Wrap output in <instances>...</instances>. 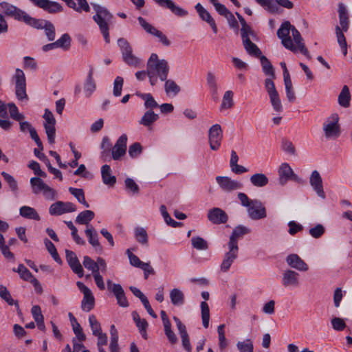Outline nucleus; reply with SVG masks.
<instances>
[{
	"label": "nucleus",
	"instance_id": "obj_1",
	"mask_svg": "<svg viewBox=\"0 0 352 352\" xmlns=\"http://www.w3.org/2000/svg\"><path fill=\"white\" fill-rule=\"evenodd\" d=\"M169 65L166 60L159 59L157 54H151L146 64V73L151 86H155L158 78L162 81L167 79L169 73Z\"/></svg>",
	"mask_w": 352,
	"mask_h": 352
},
{
	"label": "nucleus",
	"instance_id": "obj_2",
	"mask_svg": "<svg viewBox=\"0 0 352 352\" xmlns=\"http://www.w3.org/2000/svg\"><path fill=\"white\" fill-rule=\"evenodd\" d=\"M95 14L93 21L97 24L106 43L110 42L109 28L114 20L113 14L104 6L96 3H91Z\"/></svg>",
	"mask_w": 352,
	"mask_h": 352
},
{
	"label": "nucleus",
	"instance_id": "obj_3",
	"mask_svg": "<svg viewBox=\"0 0 352 352\" xmlns=\"http://www.w3.org/2000/svg\"><path fill=\"white\" fill-rule=\"evenodd\" d=\"M32 192L38 194L43 192V196L48 200H54L56 198V190L47 185L43 180L38 177H32L30 180Z\"/></svg>",
	"mask_w": 352,
	"mask_h": 352
},
{
	"label": "nucleus",
	"instance_id": "obj_4",
	"mask_svg": "<svg viewBox=\"0 0 352 352\" xmlns=\"http://www.w3.org/2000/svg\"><path fill=\"white\" fill-rule=\"evenodd\" d=\"M118 45L124 63L133 67H137L141 63V60L133 54L132 47L125 38H119L118 40Z\"/></svg>",
	"mask_w": 352,
	"mask_h": 352
},
{
	"label": "nucleus",
	"instance_id": "obj_5",
	"mask_svg": "<svg viewBox=\"0 0 352 352\" xmlns=\"http://www.w3.org/2000/svg\"><path fill=\"white\" fill-rule=\"evenodd\" d=\"M292 27L293 25H291L289 21L283 22L277 31V36L281 39V43L285 48L293 52H297V47L292 42V38L289 36Z\"/></svg>",
	"mask_w": 352,
	"mask_h": 352
},
{
	"label": "nucleus",
	"instance_id": "obj_6",
	"mask_svg": "<svg viewBox=\"0 0 352 352\" xmlns=\"http://www.w3.org/2000/svg\"><path fill=\"white\" fill-rule=\"evenodd\" d=\"M339 116L337 113L332 114L323 124V131L326 138L336 139L340 135V127L338 124Z\"/></svg>",
	"mask_w": 352,
	"mask_h": 352
},
{
	"label": "nucleus",
	"instance_id": "obj_7",
	"mask_svg": "<svg viewBox=\"0 0 352 352\" xmlns=\"http://www.w3.org/2000/svg\"><path fill=\"white\" fill-rule=\"evenodd\" d=\"M138 21L141 27L145 30L146 33L158 38L159 41L161 42L164 46H169L170 45V42L166 36L162 32L152 25L151 23H148L144 18L142 16H139L138 18Z\"/></svg>",
	"mask_w": 352,
	"mask_h": 352
},
{
	"label": "nucleus",
	"instance_id": "obj_8",
	"mask_svg": "<svg viewBox=\"0 0 352 352\" xmlns=\"http://www.w3.org/2000/svg\"><path fill=\"white\" fill-rule=\"evenodd\" d=\"M223 138V131L219 124L212 125L208 130V142L210 148L213 151L218 150L221 146Z\"/></svg>",
	"mask_w": 352,
	"mask_h": 352
},
{
	"label": "nucleus",
	"instance_id": "obj_9",
	"mask_svg": "<svg viewBox=\"0 0 352 352\" xmlns=\"http://www.w3.org/2000/svg\"><path fill=\"white\" fill-rule=\"evenodd\" d=\"M15 80V93L19 100L27 98L26 82L24 72L21 69H16L14 76Z\"/></svg>",
	"mask_w": 352,
	"mask_h": 352
},
{
	"label": "nucleus",
	"instance_id": "obj_10",
	"mask_svg": "<svg viewBox=\"0 0 352 352\" xmlns=\"http://www.w3.org/2000/svg\"><path fill=\"white\" fill-rule=\"evenodd\" d=\"M260 6L265 8V9L271 12L276 13L278 10L279 5L287 9H292L294 4L289 0H255Z\"/></svg>",
	"mask_w": 352,
	"mask_h": 352
},
{
	"label": "nucleus",
	"instance_id": "obj_11",
	"mask_svg": "<svg viewBox=\"0 0 352 352\" xmlns=\"http://www.w3.org/2000/svg\"><path fill=\"white\" fill-rule=\"evenodd\" d=\"M278 182L282 186H284L289 180H292L300 183L301 179L294 173L291 166L287 163H283L278 169Z\"/></svg>",
	"mask_w": 352,
	"mask_h": 352
},
{
	"label": "nucleus",
	"instance_id": "obj_12",
	"mask_svg": "<svg viewBox=\"0 0 352 352\" xmlns=\"http://www.w3.org/2000/svg\"><path fill=\"white\" fill-rule=\"evenodd\" d=\"M128 137L123 133L117 140L116 144L111 148V156L113 160L118 161L125 155L127 148Z\"/></svg>",
	"mask_w": 352,
	"mask_h": 352
},
{
	"label": "nucleus",
	"instance_id": "obj_13",
	"mask_svg": "<svg viewBox=\"0 0 352 352\" xmlns=\"http://www.w3.org/2000/svg\"><path fill=\"white\" fill-rule=\"evenodd\" d=\"M248 217L253 220H259L267 217L266 209L258 199H253V202L247 208Z\"/></svg>",
	"mask_w": 352,
	"mask_h": 352
},
{
	"label": "nucleus",
	"instance_id": "obj_14",
	"mask_svg": "<svg viewBox=\"0 0 352 352\" xmlns=\"http://www.w3.org/2000/svg\"><path fill=\"white\" fill-rule=\"evenodd\" d=\"M76 210L75 204L71 202H63L61 201L52 204L49 208V213L51 215L59 216L65 213L72 212Z\"/></svg>",
	"mask_w": 352,
	"mask_h": 352
},
{
	"label": "nucleus",
	"instance_id": "obj_15",
	"mask_svg": "<svg viewBox=\"0 0 352 352\" xmlns=\"http://www.w3.org/2000/svg\"><path fill=\"white\" fill-rule=\"evenodd\" d=\"M216 181L223 191L231 192L243 188V184L241 182L233 180L229 177L217 176Z\"/></svg>",
	"mask_w": 352,
	"mask_h": 352
},
{
	"label": "nucleus",
	"instance_id": "obj_16",
	"mask_svg": "<svg viewBox=\"0 0 352 352\" xmlns=\"http://www.w3.org/2000/svg\"><path fill=\"white\" fill-rule=\"evenodd\" d=\"M65 256L68 265L73 272L76 274L78 277H82L84 275L83 268L76 254L72 250H66Z\"/></svg>",
	"mask_w": 352,
	"mask_h": 352
},
{
	"label": "nucleus",
	"instance_id": "obj_17",
	"mask_svg": "<svg viewBox=\"0 0 352 352\" xmlns=\"http://www.w3.org/2000/svg\"><path fill=\"white\" fill-rule=\"evenodd\" d=\"M0 8L6 16H11L17 21H22L25 13V11L6 1L1 2Z\"/></svg>",
	"mask_w": 352,
	"mask_h": 352
},
{
	"label": "nucleus",
	"instance_id": "obj_18",
	"mask_svg": "<svg viewBox=\"0 0 352 352\" xmlns=\"http://www.w3.org/2000/svg\"><path fill=\"white\" fill-rule=\"evenodd\" d=\"M251 232V229L242 225L236 226L230 236L228 246H232L235 248H239L238 241L239 239L242 238L244 235Z\"/></svg>",
	"mask_w": 352,
	"mask_h": 352
},
{
	"label": "nucleus",
	"instance_id": "obj_19",
	"mask_svg": "<svg viewBox=\"0 0 352 352\" xmlns=\"http://www.w3.org/2000/svg\"><path fill=\"white\" fill-rule=\"evenodd\" d=\"M309 183L318 196L324 199L325 193L323 189L322 179L318 170L312 171L309 178Z\"/></svg>",
	"mask_w": 352,
	"mask_h": 352
},
{
	"label": "nucleus",
	"instance_id": "obj_20",
	"mask_svg": "<svg viewBox=\"0 0 352 352\" xmlns=\"http://www.w3.org/2000/svg\"><path fill=\"white\" fill-rule=\"evenodd\" d=\"M208 219L214 224H223L228 221V216L220 208H213L208 210Z\"/></svg>",
	"mask_w": 352,
	"mask_h": 352
},
{
	"label": "nucleus",
	"instance_id": "obj_21",
	"mask_svg": "<svg viewBox=\"0 0 352 352\" xmlns=\"http://www.w3.org/2000/svg\"><path fill=\"white\" fill-rule=\"evenodd\" d=\"M83 294L81 302V308L83 311L89 312L94 308L95 298L89 287H80Z\"/></svg>",
	"mask_w": 352,
	"mask_h": 352
},
{
	"label": "nucleus",
	"instance_id": "obj_22",
	"mask_svg": "<svg viewBox=\"0 0 352 352\" xmlns=\"http://www.w3.org/2000/svg\"><path fill=\"white\" fill-rule=\"evenodd\" d=\"M228 251L225 254L221 264V270L226 272L228 271L233 262L236 259L239 253V248L228 246Z\"/></svg>",
	"mask_w": 352,
	"mask_h": 352
},
{
	"label": "nucleus",
	"instance_id": "obj_23",
	"mask_svg": "<svg viewBox=\"0 0 352 352\" xmlns=\"http://www.w3.org/2000/svg\"><path fill=\"white\" fill-rule=\"evenodd\" d=\"M85 234L88 238L89 243L95 248L98 253H101L102 247L98 241V234L92 226H87L85 230Z\"/></svg>",
	"mask_w": 352,
	"mask_h": 352
},
{
	"label": "nucleus",
	"instance_id": "obj_24",
	"mask_svg": "<svg viewBox=\"0 0 352 352\" xmlns=\"http://www.w3.org/2000/svg\"><path fill=\"white\" fill-rule=\"evenodd\" d=\"M291 32L294 42L296 43L295 45L297 47V52H300L307 58L310 59L311 56L309 54V52L306 48L304 43L302 42V38L298 30L294 26H293Z\"/></svg>",
	"mask_w": 352,
	"mask_h": 352
},
{
	"label": "nucleus",
	"instance_id": "obj_25",
	"mask_svg": "<svg viewBox=\"0 0 352 352\" xmlns=\"http://www.w3.org/2000/svg\"><path fill=\"white\" fill-rule=\"evenodd\" d=\"M156 3H157L161 7H164L170 10V11L179 16H184L188 14V12L184 10L183 8L177 6L175 4V3L172 0H153Z\"/></svg>",
	"mask_w": 352,
	"mask_h": 352
},
{
	"label": "nucleus",
	"instance_id": "obj_26",
	"mask_svg": "<svg viewBox=\"0 0 352 352\" xmlns=\"http://www.w3.org/2000/svg\"><path fill=\"white\" fill-rule=\"evenodd\" d=\"M287 263L292 268H295L300 271H307L308 265L305 261L296 254H292L286 258Z\"/></svg>",
	"mask_w": 352,
	"mask_h": 352
},
{
	"label": "nucleus",
	"instance_id": "obj_27",
	"mask_svg": "<svg viewBox=\"0 0 352 352\" xmlns=\"http://www.w3.org/2000/svg\"><path fill=\"white\" fill-rule=\"evenodd\" d=\"M195 9L199 14L200 18L207 22L214 34L217 32V27L215 23L214 19L211 16L210 14L201 5L200 3H198L195 6Z\"/></svg>",
	"mask_w": 352,
	"mask_h": 352
},
{
	"label": "nucleus",
	"instance_id": "obj_28",
	"mask_svg": "<svg viewBox=\"0 0 352 352\" xmlns=\"http://www.w3.org/2000/svg\"><path fill=\"white\" fill-rule=\"evenodd\" d=\"M94 72V68L91 67L83 85L84 93L87 98H89L96 89V84L93 78Z\"/></svg>",
	"mask_w": 352,
	"mask_h": 352
},
{
	"label": "nucleus",
	"instance_id": "obj_29",
	"mask_svg": "<svg viewBox=\"0 0 352 352\" xmlns=\"http://www.w3.org/2000/svg\"><path fill=\"white\" fill-rule=\"evenodd\" d=\"M338 14L341 30L347 32L349 28V14L346 6L342 3L338 4Z\"/></svg>",
	"mask_w": 352,
	"mask_h": 352
},
{
	"label": "nucleus",
	"instance_id": "obj_30",
	"mask_svg": "<svg viewBox=\"0 0 352 352\" xmlns=\"http://www.w3.org/2000/svg\"><path fill=\"white\" fill-rule=\"evenodd\" d=\"M102 179L104 184L113 186L116 182V177L111 175V170L109 165L104 164L101 168Z\"/></svg>",
	"mask_w": 352,
	"mask_h": 352
},
{
	"label": "nucleus",
	"instance_id": "obj_31",
	"mask_svg": "<svg viewBox=\"0 0 352 352\" xmlns=\"http://www.w3.org/2000/svg\"><path fill=\"white\" fill-rule=\"evenodd\" d=\"M158 119V114L155 113L153 110H148L144 113L139 121V124L146 127H150Z\"/></svg>",
	"mask_w": 352,
	"mask_h": 352
},
{
	"label": "nucleus",
	"instance_id": "obj_32",
	"mask_svg": "<svg viewBox=\"0 0 352 352\" xmlns=\"http://www.w3.org/2000/svg\"><path fill=\"white\" fill-rule=\"evenodd\" d=\"M243 44L248 54L252 56L259 58L262 56L261 51L256 44L250 41V38L243 40Z\"/></svg>",
	"mask_w": 352,
	"mask_h": 352
},
{
	"label": "nucleus",
	"instance_id": "obj_33",
	"mask_svg": "<svg viewBox=\"0 0 352 352\" xmlns=\"http://www.w3.org/2000/svg\"><path fill=\"white\" fill-rule=\"evenodd\" d=\"M250 183L252 186L257 188H263L269 183L267 177L263 173H255L250 178Z\"/></svg>",
	"mask_w": 352,
	"mask_h": 352
},
{
	"label": "nucleus",
	"instance_id": "obj_34",
	"mask_svg": "<svg viewBox=\"0 0 352 352\" xmlns=\"http://www.w3.org/2000/svg\"><path fill=\"white\" fill-rule=\"evenodd\" d=\"M132 316L136 326L139 329L140 333L144 339H147L146 328L148 327V322L145 319H141L135 311L133 312Z\"/></svg>",
	"mask_w": 352,
	"mask_h": 352
},
{
	"label": "nucleus",
	"instance_id": "obj_35",
	"mask_svg": "<svg viewBox=\"0 0 352 352\" xmlns=\"http://www.w3.org/2000/svg\"><path fill=\"white\" fill-rule=\"evenodd\" d=\"M351 94L349 89L346 85H344L338 98L339 104L344 108L350 106Z\"/></svg>",
	"mask_w": 352,
	"mask_h": 352
},
{
	"label": "nucleus",
	"instance_id": "obj_36",
	"mask_svg": "<svg viewBox=\"0 0 352 352\" xmlns=\"http://www.w3.org/2000/svg\"><path fill=\"white\" fill-rule=\"evenodd\" d=\"M19 214L21 217L28 219H33L36 221L40 220V216L36 212V210L32 207L30 206H22L19 209Z\"/></svg>",
	"mask_w": 352,
	"mask_h": 352
},
{
	"label": "nucleus",
	"instance_id": "obj_37",
	"mask_svg": "<svg viewBox=\"0 0 352 352\" xmlns=\"http://www.w3.org/2000/svg\"><path fill=\"white\" fill-rule=\"evenodd\" d=\"M16 272L20 275V277L25 280H28L32 283L34 286H38V280L33 277L31 272L28 270V268L23 265L21 264L18 266Z\"/></svg>",
	"mask_w": 352,
	"mask_h": 352
},
{
	"label": "nucleus",
	"instance_id": "obj_38",
	"mask_svg": "<svg viewBox=\"0 0 352 352\" xmlns=\"http://www.w3.org/2000/svg\"><path fill=\"white\" fill-rule=\"evenodd\" d=\"M259 58L264 74L267 76H269L272 78H275L276 76L274 69L269 59L263 55L261 56Z\"/></svg>",
	"mask_w": 352,
	"mask_h": 352
},
{
	"label": "nucleus",
	"instance_id": "obj_39",
	"mask_svg": "<svg viewBox=\"0 0 352 352\" xmlns=\"http://www.w3.org/2000/svg\"><path fill=\"white\" fill-rule=\"evenodd\" d=\"M95 214L91 210H84L78 214L76 218V223L78 224H85L87 226H91L89 223L94 218Z\"/></svg>",
	"mask_w": 352,
	"mask_h": 352
},
{
	"label": "nucleus",
	"instance_id": "obj_40",
	"mask_svg": "<svg viewBox=\"0 0 352 352\" xmlns=\"http://www.w3.org/2000/svg\"><path fill=\"white\" fill-rule=\"evenodd\" d=\"M111 292L115 295L118 304L122 307H127L129 306L128 300L125 296V294L122 287H110Z\"/></svg>",
	"mask_w": 352,
	"mask_h": 352
},
{
	"label": "nucleus",
	"instance_id": "obj_41",
	"mask_svg": "<svg viewBox=\"0 0 352 352\" xmlns=\"http://www.w3.org/2000/svg\"><path fill=\"white\" fill-rule=\"evenodd\" d=\"M136 95L144 100V107L146 109L152 110L159 107L158 103L155 101L153 96L151 94H142L137 92Z\"/></svg>",
	"mask_w": 352,
	"mask_h": 352
},
{
	"label": "nucleus",
	"instance_id": "obj_42",
	"mask_svg": "<svg viewBox=\"0 0 352 352\" xmlns=\"http://www.w3.org/2000/svg\"><path fill=\"white\" fill-rule=\"evenodd\" d=\"M170 298L174 305L181 306L184 303V294L177 288H174L170 291Z\"/></svg>",
	"mask_w": 352,
	"mask_h": 352
},
{
	"label": "nucleus",
	"instance_id": "obj_43",
	"mask_svg": "<svg viewBox=\"0 0 352 352\" xmlns=\"http://www.w3.org/2000/svg\"><path fill=\"white\" fill-rule=\"evenodd\" d=\"M22 21L27 25L37 29H43L45 21L44 20H40L33 18L30 16L29 14H28L26 12L25 13Z\"/></svg>",
	"mask_w": 352,
	"mask_h": 352
},
{
	"label": "nucleus",
	"instance_id": "obj_44",
	"mask_svg": "<svg viewBox=\"0 0 352 352\" xmlns=\"http://www.w3.org/2000/svg\"><path fill=\"white\" fill-rule=\"evenodd\" d=\"M43 10L50 14H56L61 12L63 8L59 3L47 0Z\"/></svg>",
	"mask_w": 352,
	"mask_h": 352
},
{
	"label": "nucleus",
	"instance_id": "obj_45",
	"mask_svg": "<svg viewBox=\"0 0 352 352\" xmlns=\"http://www.w3.org/2000/svg\"><path fill=\"white\" fill-rule=\"evenodd\" d=\"M343 32L344 31L342 30H341L340 27H339L338 25H337L336 27V34L337 41H338L339 45L343 50L344 55L345 56L347 53V49H346L347 44H346V38L343 34Z\"/></svg>",
	"mask_w": 352,
	"mask_h": 352
},
{
	"label": "nucleus",
	"instance_id": "obj_46",
	"mask_svg": "<svg viewBox=\"0 0 352 352\" xmlns=\"http://www.w3.org/2000/svg\"><path fill=\"white\" fill-rule=\"evenodd\" d=\"M164 89L168 95L173 94V96H176L180 91L179 86L173 80H165Z\"/></svg>",
	"mask_w": 352,
	"mask_h": 352
},
{
	"label": "nucleus",
	"instance_id": "obj_47",
	"mask_svg": "<svg viewBox=\"0 0 352 352\" xmlns=\"http://www.w3.org/2000/svg\"><path fill=\"white\" fill-rule=\"evenodd\" d=\"M69 191L72 195H74L76 198V199L80 204H83L86 208L89 207V204L85 200V194L82 189L70 187L69 188Z\"/></svg>",
	"mask_w": 352,
	"mask_h": 352
},
{
	"label": "nucleus",
	"instance_id": "obj_48",
	"mask_svg": "<svg viewBox=\"0 0 352 352\" xmlns=\"http://www.w3.org/2000/svg\"><path fill=\"white\" fill-rule=\"evenodd\" d=\"M201 309L203 326L205 328H208L209 326L210 320V309L206 301H203L201 302Z\"/></svg>",
	"mask_w": 352,
	"mask_h": 352
},
{
	"label": "nucleus",
	"instance_id": "obj_49",
	"mask_svg": "<svg viewBox=\"0 0 352 352\" xmlns=\"http://www.w3.org/2000/svg\"><path fill=\"white\" fill-rule=\"evenodd\" d=\"M233 92L232 91H226L223 95V100L220 107L221 110L224 109H230L234 105Z\"/></svg>",
	"mask_w": 352,
	"mask_h": 352
},
{
	"label": "nucleus",
	"instance_id": "obj_50",
	"mask_svg": "<svg viewBox=\"0 0 352 352\" xmlns=\"http://www.w3.org/2000/svg\"><path fill=\"white\" fill-rule=\"evenodd\" d=\"M206 82H207V85H208L212 95H217V90H218V85L217 83L216 76L212 72H209L207 73Z\"/></svg>",
	"mask_w": 352,
	"mask_h": 352
},
{
	"label": "nucleus",
	"instance_id": "obj_51",
	"mask_svg": "<svg viewBox=\"0 0 352 352\" xmlns=\"http://www.w3.org/2000/svg\"><path fill=\"white\" fill-rule=\"evenodd\" d=\"M191 243L192 247L198 250H206L208 248L207 241L200 236H193L191 239Z\"/></svg>",
	"mask_w": 352,
	"mask_h": 352
},
{
	"label": "nucleus",
	"instance_id": "obj_52",
	"mask_svg": "<svg viewBox=\"0 0 352 352\" xmlns=\"http://www.w3.org/2000/svg\"><path fill=\"white\" fill-rule=\"evenodd\" d=\"M298 274L294 271L287 270L283 275V283L285 285H296L298 284L297 276Z\"/></svg>",
	"mask_w": 352,
	"mask_h": 352
},
{
	"label": "nucleus",
	"instance_id": "obj_53",
	"mask_svg": "<svg viewBox=\"0 0 352 352\" xmlns=\"http://www.w3.org/2000/svg\"><path fill=\"white\" fill-rule=\"evenodd\" d=\"M0 297L3 299L9 305H15L18 309L19 308L17 301L14 300L7 289V287H0Z\"/></svg>",
	"mask_w": 352,
	"mask_h": 352
},
{
	"label": "nucleus",
	"instance_id": "obj_54",
	"mask_svg": "<svg viewBox=\"0 0 352 352\" xmlns=\"http://www.w3.org/2000/svg\"><path fill=\"white\" fill-rule=\"evenodd\" d=\"M135 237L138 242L142 245H147L148 235L146 231L143 228H136L135 229Z\"/></svg>",
	"mask_w": 352,
	"mask_h": 352
},
{
	"label": "nucleus",
	"instance_id": "obj_55",
	"mask_svg": "<svg viewBox=\"0 0 352 352\" xmlns=\"http://www.w3.org/2000/svg\"><path fill=\"white\" fill-rule=\"evenodd\" d=\"M269 98L270 100L271 104L273 107V109L278 113L282 112L283 111V106L281 104V101H280L278 93L277 92L276 94L270 95Z\"/></svg>",
	"mask_w": 352,
	"mask_h": 352
},
{
	"label": "nucleus",
	"instance_id": "obj_56",
	"mask_svg": "<svg viewBox=\"0 0 352 352\" xmlns=\"http://www.w3.org/2000/svg\"><path fill=\"white\" fill-rule=\"evenodd\" d=\"M56 124H44V128L47 134L48 142L51 144L55 142Z\"/></svg>",
	"mask_w": 352,
	"mask_h": 352
},
{
	"label": "nucleus",
	"instance_id": "obj_57",
	"mask_svg": "<svg viewBox=\"0 0 352 352\" xmlns=\"http://www.w3.org/2000/svg\"><path fill=\"white\" fill-rule=\"evenodd\" d=\"M286 96L289 102H294L296 97L293 90L292 82L290 78H284Z\"/></svg>",
	"mask_w": 352,
	"mask_h": 352
},
{
	"label": "nucleus",
	"instance_id": "obj_58",
	"mask_svg": "<svg viewBox=\"0 0 352 352\" xmlns=\"http://www.w3.org/2000/svg\"><path fill=\"white\" fill-rule=\"evenodd\" d=\"M89 322L94 336H96L100 333H102L100 323L98 321L94 315L89 316Z\"/></svg>",
	"mask_w": 352,
	"mask_h": 352
},
{
	"label": "nucleus",
	"instance_id": "obj_59",
	"mask_svg": "<svg viewBox=\"0 0 352 352\" xmlns=\"http://www.w3.org/2000/svg\"><path fill=\"white\" fill-rule=\"evenodd\" d=\"M1 175L8 184L10 190L13 192H16L18 190V184L14 177L5 171L1 172Z\"/></svg>",
	"mask_w": 352,
	"mask_h": 352
},
{
	"label": "nucleus",
	"instance_id": "obj_60",
	"mask_svg": "<svg viewBox=\"0 0 352 352\" xmlns=\"http://www.w3.org/2000/svg\"><path fill=\"white\" fill-rule=\"evenodd\" d=\"M71 37L70 36L65 33L61 36L60 38H58L56 42L58 48H61L64 50H67L69 48L71 45Z\"/></svg>",
	"mask_w": 352,
	"mask_h": 352
},
{
	"label": "nucleus",
	"instance_id": "obj_61",
	"mask_svg": "<svg viewBox=\"0 0 352 352\" xmlns=\"http://www.w3.org/2000/svg\"><path fill=\"white\" fill-rule=\"evenodd\" d=\"M124 84V79L121 76H117L113 82V94L115 97H119L122 95V90Z\"/></svg>",
	"mask_w": 352,
	"mask_h": 352
},
{
	"label": "nucleus",
	"instance_id": "obj_62",
	"mask_svg": "<svg viewBox=\"0 0 352 352\" xmlns=\"http://www.w3.org/2000/svg\"><path fill=\"white\" fill-rule=\"evenodd\" d=\"M43 29H44L45 35L49 41H52L55 39V28L50 21H45Z\"/></svg>",
	"mask_w": 352,
	"mask_h": 352
},
{
	"label": "nucleus",
	"instance_id": "obj_63",
	"mask_svg": "<svg viewBox=\"0 0 352 352\" xmlns=\"http://www.w3.org/2000/svg\"><path fill=\"white\" fill-rule=\"evenodd\" d=\"M142 152V146L139 142H135L129 146V155L132 158L139 156Z\"/></svg>",
	"mask_w": 352,
	"mask_h": 352
},
{
	"label": "nucleus",
	"instance_id": "obj_64",
	"mask_svg": "<svg viewBox=\"0 0 352 352\" xmlns=\"http://www.w3.org/2000/svg\"><path fill=\"white\" fill-rule=\"evenodd\" d=\"M237 348L240 352H253V344L250 340H247L244 342H239L237 343Z\"/></svg>",
	"mask_w": 352,
	"mask_h": 352
}]
</instances>
